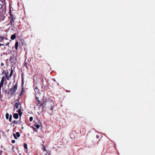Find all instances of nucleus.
I'll return each mask as SVG.
<instances>
[{"mask_svg": "<svg viewBox=\"0 0 155 155\" xmlns=\"http://www.w3.org/2000/svg\"><path fill=\"white\" fill-rule=\"evenodd\" d=\"M1 39L2 40L3 39V37H1Z\"/></svg>", "mask_w": 155, "mask_h": 155, "instance_id": "26", "label": "nucleus"}, {"mask_svg": "<svg viewBox=\"0 0 155 155\" xmlns=\"http://www.w3.org/2000/svg\"><path fill=\"white\" fill-rule=\"evenodd\" d=\"M18 112L19 113L20 116H21L22 114V112L21 111L20 109H19L18 110Z\"/></svg>", "mask_w": 155, "mask_h": 155, "instance_id": "10", "label": "nucleus"}, {"mask_svg": "<svg viewBox=\"0 0 155 155\" xmlns=\"http://www.w3.org/2000/svg\"><path fill=\"white\" fill-rule=\"evenodd\" d=\"M41 104H41L40 106H42V105L43 104L42 102H41Z\"/></svg>", "mask_w": 155, "mask_h": 155, "instance_id": "23", "label": "nucleus"}, {"mask_svg": "<svg viewBox=\"0 0 155 155\" xmlns=\"http://www.w3.org/2000/svg\"><path fill=\"white\" fill-rule=\"evenodd\" d=\"M35 128H33V129H34V130H35Z\"/></svg>", "mask_w": 155, "mask_h": 155, "instance_id": "29", "label": "nucleus"}, {"mask_svg": "<svg viewBox=\"0 0 155 155\" xmlns=\"http://www.w3.org/2000/svg\"><path fill=\"white\" fill-rule=\"evenodd\" d=\"M13 117L15 119H17L18 117V115L17 113H15L13 114Z\"/></svg>", "mask_w": 155, "mask_h": 155, "instance_id": "7", "label": "nucleus"}, {"mask_svg": "<svg viewBox=\"0 0 155 155\" xmlns=\"http://www.w3.org/2000/svg\"><path fill=\"white\" fill-rule=\"evenodd\" d=\"M33 120V117H30L29 118V120L30 121H31Z\"/></svg>", "mask_w": 155, "mask_h": 155, "instance_id": "18", "label": "nucleus"}, {"mask_svg": "<svg viewBox=\"0 0 155 155\" xmlns=\"http://www.w3.org/2000/svg\"><path fill=\"white\" fill-rule=\"evenodd\" d=\"M33 87L35 92V98L38 101V102L40 103V101L38 99L40 96L41 94V93L39 92V90L38 87L35 84H34L33 85Z\"/></svg>", "mask_w": 155, "mask_h": 155, "instance_id": "2", "label": "nucleus"}, {"mask_svg": "<svg viewBox=\"0 0 155 155\" xmlns=\"http://www.w3.org/2000/svg\"><path fill=\"white\" fill-rule=\"evenodd\" d=\"M47 110L49 114H51L53 112V108L54 107V103L52 101H49L46 103Z\"/></svg>", "mask_w": 155, "mask_h": 155, "instance_id": "1", "label": "nucleus"}, {"mask_svg": "<svg viewBox=\"0 0 155 155\" xmlns=\"http://www.w3.org/2000/svg\"><path fill=\"white\" fill-rule=\"evenodd\" d=\"M15 38L16 35H15V34H14L11 36V38L12 40H13L15 39Z\"/></svg>", "mask_w": 155, "mask_h": 155, "instance_id": "8", "label": "nucleus"}, {"mask_svg": "<svg viewBox=\"0 0 155 155\" xmlns=\"http://www.w3.org/2000/svg\"><path fill=\"white\" fill-rule=\"evenodd\" d=\"M10 61L12 63H14L15 62V58L14 55H12L10 56Z\"/></svg>", "mask_w": 155, "mask_h": 155, "instance_id": "4", "label": "nucleus"}, {"mask_svg": "<svg viewBox=\"0 0 155 155\" xmlns=\"http://www.w3.org/2000/svg\"><path fill=\"white\" fill-rule=\"evenodd\" d=\"M4 77L3 76L2 78L1 81L0 83H2L3 84L4 81Z\"/></svg>", "mask_w": 155, "mask_h": 155, "instance_id": "12", "label": "nucleus"}, {"mask_svg": "<svg viewBox=\"0 0 155 155\" xmlns=\"http://www.w3.org/2000/svg\"><path fill=\"white\" fill-rule=\"evenodd\" d=\"M4 72H3L2 73V74H4Z\"/></svg>", "mask_w": 155, "mask_h": 155, "instance_id": "35", "label": "nucleus"}, {"mask_svg": "<svg viewBox=\"0 0 155 155\" xmlns=\"http://www.w3.org/2000/svg\"><path fill=\"white\" fill-rule=\"evenodd\" d=\"M24 147L26 149H28L27 144L25 143H24Z\"/></svg>", "mask_w": 155, "mask_h": 155, "instance_id": "13", "label": "nucleus"}, {"mask_svg": "<svg viewBox=\"0 0 155 155\" xmlns=\"http://www.w3.org/2000/svg\"><path fill=\"white\" fill-rule=\"evenodd\" d=\"M13 136L15 138V139H17V138L16 137V135L17 137H19L20 136V134L18 132H17L16 133V135L15 134H13Z\"/></svg>", "mask_w": 155, "mask_h": 155, "instance_id": "5", "label": "nucleus"}, {"mask_svg": "<svg viewBox=\"0 0 155 155\" xmlns=\"http://www.w3.org/2000/svg\"><path fill=\"white\" fill-rule=\"evenodd\" d=\"M1 45H3V44H0V46Z\"/></svg>", "mask_w": 155, "mask_h": 155, "instance_id": "28", "label": "nucleus"}, {"mask_svg": "<svg viewBox=\"0 0 155 155\" xmlns=\"http://www.w3.org/2000/svg\"><path fill=\"white\" fill-rule=\"evenodd\" d=\"M35 126L38 129L40 127V125L38 124L36 125Z\"/></svg>", "mask_w": 155, "mask_h": 155, "instance_id": "16", "label": "nucleus"}, {"mask_svg": "<svg viewBox=\"0 0 155 155\" xmlns=\"http://www.w3.org/2000/svg\"><path fill=\"white\" fill-rule=\"evenodd\" d=\"M18 46V42H16L15 44V48L16 50H17Z\"/></svg>", "mask_w": 155, "mask_h": 155, "instance_id": "9", "label": "nucleus"}, {"mask_svg": "<svg viewBox=\"0 0 155 155\" xmlns=\"http://www.w3.org/2000/svg\"><path fill=\"white\" fill-rule=\"evenodd\" d=\"M24 90L22 88V90H21V92L20 94V96H21V95H22V93H23L24 92Z\"/></svg>", "mask_w": 155, "mask_h": 155, "instance_id": "17", "label": "nucleus"}, {"mask_svg": "<svg viewBox=\"0 0 155 155\" xmlns=\"http://www.w3.org/2000/svg\"><path fill=\"white\" fill-rule=\"evenodd\" d=\"M12 143H15V140H12Z\"/></svg>", "mask_w": 155, "mask_h": 155, "instance_id": "22", "label": "nucleus"}, {"mask_svg": "<svg viewBox=\"0 0 155 155\" xmlns=\"http://www.w3.org/2000/svg\"><path fill=\"white\" fill-rule=\"evenodd\" d=\"M19 155H21V154H19Z\"/></svg>", "mask_w": 155, "mask_h": 155, "instance_id": "36", "label": "nucleus"}, {"mask_svg": "<svg viewBox=\"0 0 155 155\" xmlns=\"http://www.w3.org/2000/svg\"><path fill=\"white\" fill-rule=\"evenodd\" d=\"M17 85L16 84L12 88L10 89L11 93L12 94H13L15 92V91L17 90Z\"/></svg>", "mask_w": 155, "mask_h": 155, "instance_id": "3", "label": "nucleus"}, {"mask_svg": "<svg viewBox=\"0 0 155 155\" xmlns=\"http://www.w3.org/2000/svg\"><path fill=\"white\" fill-rule=\"evenodd\" d=\"M26 153H27V151L26 150V152H25Z\"/></svg>", "mask_w": 155, "mask_h": 155, "instance_id": "34", "label": "nucleus"}, {"mask_svg": "<svg viewBox=\"0 0 155 155\" xmlns=\"http://www.w3.org/2000/svg\"><path fill=\"white\" fill-rule=\"evenodd\" d=\"M16 101H17V102H16V104L14 107H16V108H19V105H20V102H18V100H16Z\"/></svg>", "mask_w": 155, "mask_h": 155, "instance_id": "6", "label": "nucleus"}, {"mask_svg": "<svg viewBox=\"0 0 155 155\" xmlns=\"http://www.w3.org/2000/svg\"><path fill=\"white\" fill-rule=\"evenodd\" d=\"M1 65L2 66H3V64L2 63L1 64Z\"/></svg>", "mask_w": 155, "mask_h": 155, "instance_id": "27", "label": "nucleus"}, {"mask_svg": "<svg viewBox=\"0 0 155 155\" xmlns=\"http://www.w3.org/2000/svg\"><path fill=\"white\" fill-rule=\"evenodd\" d=\"M12 115H10V118L9 119V120L10 122L12 121Z\"/></svg>", "mask_w": 155, "mask_h": 155, "instance_id": "15", "label": "nucleus"}, {"mask_svg": "<svg viewBox=\"0 0 155 155\" xmlns=\"http://www.w3.org/2000/svg\"><path fill=\"white\" fill-rule=\"evenodd\" d=\"M9 42H8V43L6 44V45H9Z\"/></svg>", "mask_w": 155, "mask_h": 155, "instance_id": "25", "label": "nucleus"}, {"mask_svg": "<svg viewBox=\"0 0 155 155\" xmlns=\"http://www.w3.org/2000/svg\"><path fill=\"white\" fill-rule=\"evenodd\" d=\"M13 122L15 123L16 124H17L18 123V121H17L15 120L14 121H13Z\"/></svg>", "mask_w": 155, "mask_h": 155, "instance_id": "19", "label": "nucleus"}, {"mask_svg": "<svg viewBox=\"0 0 155 155\" xmlns=\"http://www.w3.org/2000/svg\"><path fill=\"white\" fill-rule=\"evenodd\" d=\"M9 114L8 113H6L5 115L6 118L8 119L9 118Z\"/></svg>", "mask_w": 155, "mask_h": 155, "instance_id": "11", "label": "nucleus"}, {"mask_svg": "<svg viewBox=\"0 0 155 155\" xmlns=\"http://www.w3.org/2000/svg\"><path fill=\"white\" fill-rule=\"evenodd\" d=\"M5 75H6V76H7V74H5Z\"/></svg>", "mask_w": 155, "mask_h": 155, "instance_id": "30", "label": "nucleus"}, {"mask_svg": "<svg viewBox=\"0 0 155 155\" xmlns=\"http://www.w3.org/2000/svg\"><path fill=\"white\" fill-rule=\"evenodd\" d=\"M12 18H11V20H12V21H13L14 20L13 17L12 16Z\"/></svg>", "mask_w": 155, "mask_h": 155, "instance_id": "21", "label": "nucleus"}, {"mask_svg": "<svg viewBox=\"0 0 155 155\" xmlns=\"http://www.w3.org/2000/svg\"><path fill=\"white\" fill-rule=\"evenodd\" d=\"M13 71L12 70V69H11V72L10 74V77H11L13 74Z\"/></svg>", "mask_w": 155, "mask_h": 155, "instance_id": "14", "label": "nucleus"}, {"mask_svg": "<svg viewBox=\"0 0 155 155\" xmlns=\"http://www.w3.org/2000/svg\"><path fill=\"white\" fill-rule=\"evenodd\" d=\"M12 20H11V21L10 22V23L11 24V25H12Z\"/></svg>", "mask_w": 155, "mask_h": 155, "instance_id": "20", "label": "nucleus"}, {"mask_svg": "<svg viewBox=\"0 0 155 155\" xmlns=\"http://www.w3.org/2000/svg\"><path fill=\"white\" fill-rule=\"evenodd\" d=\"M53 80H54V81H55V80L54 79H53Z\"/></svg>", "mask_w": 155, "mask_h": 155, "instance_id": "31", "label": "nucleus"}, {"mask_svg": "<svg viewBox=\"0 0 155 155\" xmlns=\"http://www.w3.org/2000/svg\"><path fill=\"white\" fill-rule=\"evenodd\" d=\"M20 120H21V117L20 118V119H19V121H20Z\"/></svg>", "mask_w": 155, "mask_h": 155, "instance_id": "33", "label": "nucleus"}, {"mask_svg": "<svg viewBox=\"0 0 155 155\" xmlns=\"http://www.w3.org/2000/svg\"><path fill=\"white\" fill-rule=\"evenodd\" d=\"M21 128L23 129H24V127H21Z\"/></svg>", "mask_w": 155, "mask_h": 155, "instance_id": "32", "label": "nucleus"}, {"mask_svg": "<svg viewBox=\"0 0 155 155\" xmlns=\"http://www.w3.org/2000/svg\"><path fill=\"white\" fill-rule=\"evenodd\" d=\"M50 154V153H48V154H45V155H49Z\"/></svg>", "mask_w": 155, "mask_h": 155, "instance_id": "24", "label": "nucleus"}]
</instances>
